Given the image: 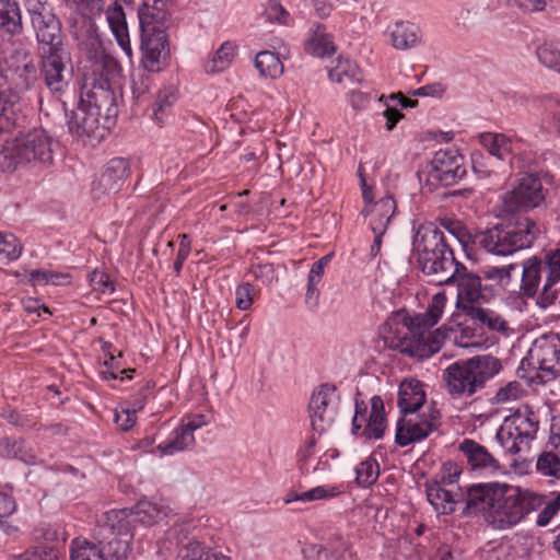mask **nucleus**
<instances>
[{
    "mask_svg": "<svg viewBox=\"0 0 560 560\" xmlns=\"http://www.w3.org/2000/svg\"><path fill=\"white\" fill-rule=\"evenodd\" d=\"M15 510L16 504L14 499L4 492H0V525H2L3 520L12 515Z\"/></svg>",
    "mask_w": 560,
    "mask_h": 560,
    "instance_id": "nucleus-60",
    "label": "nucleus"
},
{
    "mask_svg": "<svg viewBox=\"0 0 560 560\" xmlns=\"http://www.w3.org/2000/svg\"><path fill=\"white\" fill-rule=\"evenodd\" d=\"M359 74L358 66L349 59H338L337 65L328 72L329 79L336 83H342L346 80L357 79Z\"/></svg>",
    "mask_w": 560,
    "mask_h": 560,
    "instance_id": "nucleus-47",
    "label": "nucleus"
},
{
    "mask_svg": "<svg viewBox=\"0 0 560 560\" xmlns=\"http://www.w3.org/2000/svg\"><path fill=\"white\" fill-rule=\"evenodd\" d=\"M0 31L10 36L23 33L21 11L15 0H0Z\"/></svg>",
    "mask_w": 560,
    "mask_h": 560,
    "instance_id": "nucleus-30",
    "label": "nucleus"
},
{
    "mask_svg": "<svg viewBox=\"0 0 560 560\" xmlns=\"http://www.w3.org/2000/svg\"><path fill=\"white\" fill-rule=\"evenodd\" d=\"M235 49L236 46L231 42L223 43L212 59L207 62L206 71L214 73L226 69L235 56Z\"/></svg>",
    "mask_w": 560,
    "mask_h": 560,
    "instance_id": "nucleus-43",
    "label": "nucleus"
},
{
    "mask_svg": "<svg viewBox=\"0 0 560 560\" xmlns=\"http://www.w3.org/2000/svg\"><path fill=\"white\" fill-rule=\"evenodd\" d=\"M254 275L265 283H270L275 278V270L272 265L262 264L254 268Z\"/></svg>",
    "mask_w": 560,
    "mask_h": 560,
    "instance_id": "nucleus-63",
    "label": "nucleus"
},
{
    "mask_svg": "<svg viewBox=\"0 0 560 560\" xmlns=\"http://www.w3.org/2000/svg\"><path fill=\"white\" fill-rule=\"evenodd\" d=\"M141 63L150 72L162 70L164 61L170 54L166 31L141 30Z\"/></svg>",
    "mask_w": 560,
    "mask_h": 560,
    "instance_id": "nucleus-15",
    "label": "nucleus"
},
{
    "mask_svg": "<svg viewBox=\"0 0 560 560\" xmlns=\"http://www.w3.org/2000/svg\"><path fill=\"white\" fill-rule=\"evenodd\" d=\"M267 18L270 21H277L281 24H287L289 13L283 9L278 0H270L267 9Z\"/></svg>",
    "mask_w": 560,
    "mask_h": 560,
    "instance_id": "nucleus-59",
    "label": "nucleus"
},
{
    "mask_svg": "<svg viewBox=\"0 0 560 560\" xmlns=\"http://www.w3.org/2000/svg\"><path fill=\"white\" fill-rule=\"evenodd\" d=\"M351 544L340 530H336L326 546L325 560H349Z\"/></svg>",
    "mask_w": 560,
    "mask_h": 560,
    "instance_id": "nucleus-40",
    "label": "nucleus"
},
{
    "mask_svg": "<svg viewBox=\"0 0 560 560\" xmlns=\"http://www.w3.org/2000/svg\"><path fill=\"white\" fill-rule=\"evenodd\" d=\"M425 401L423 385L417 380L401 382L397 405L405 416L415 413Z\"/></svg>",
    "mask_w": 560,
    "mask_h": 560,
    "instance_id": "nucleus-27",
    "label": "nucleus"
},
{
    "mask_svg": "<svg viewBox=\"0 0 560 560\" xmlns=\"http://www.w3.org/2000/svg\"><path fill=\"white\" fill-rule=\"evenodd\" d=\"M385 421L383 400L380 396H374L371 398V413L362 435L375 440L383 438L386 428Z\"/></svg>",
    "mask_w": 560,
    "mask_h": 560,
    "instance_id": "nucleus-32",
    "label": "nucleus"
},
{
    "mask_svg": "<svg viewBox=\"0 0 560 560\" xmlns=\"http://www.w3.org/2000/svg\"><path fill=\"white\" fill-rule=\"evenodd\" d=\"M465 455L468 465L472 470L487 472H497L500 470L499 460L491 454L487 447L474 440L465 439L458 446Z\"/></svg>",
    "mask_w": 560,
    "mask_h": 560,
    "instance_id": "nucleus-24",
    "label": "nucleus"
},
{
    "mask_svg": "<svg viewBox=\"0 0 560 560\" xmlns=\"http://www.w3.org/2000/svg\"><path fill=\"white\" fill-rule=\"evenodd\" d=\"M195 443L194 434L180 427L174 432L171 441L159 444L158 450L163 455H173L177 452L191 447Z\"/></svg>",
    "mask_w": 560,
    "mask_h": 560,
    "instance_id": "nucleus-42",
    "label": "nucleus"
},
{
    "mask_svg": "<svg viewBox=\"0 0 560 560\" xmlns=\"http://www.w3.org/2000/svg\"><path fill=\"white\" fill-rule=\"evenodd\" d=\"M495 439L500 446L509 454L515 455L529 447L526 444H520L518 436L514 434L511 428H509L504 422L501 428L498 430Z\"/></svg>",
    "mask_w": 560,
    "mask_h": 560,
    "instance_id": "nucleus-45",
    "label": "nucleus"
},
{
    "mask_svg": "<svg viewBox=\"0 0 560 560\" xmlns=\"http://www.w3.org/2000/svg\"><path fill=\"white\" fill-rule=\"evenodd\" d=\"M20 112V96L11 89L0 86V136L19 126Z\"/></svg>",
    "mask_w": 560,
    "mask_h": 560,
    "instance_id": "nucleus-25",
    "label": "nucleus"
},
{
    "mask_svg": "<svg viewBox=\"0 0 560 560\" xmlns=\"http://www.w3.org/2000/svg\"><path fill=\"white\" fill-rule=\"evenodd\" d=\"M40 75L54 93L62 92L71 78L72 67L68 51L62 46L40 50Z\"/></svg>",
    "mask_w": 560,
    "mask_h": 560,
    "instance_id": "nucleus-10",
    "label": "nucleus"
},
{
    "mask_svg": "<svg viewBox=\"0 0 560 560\" xmlns=\"http://www.w3.org/2000/svg\"><path fill=\"white\" fill-rule=\"evenodd\" d=\"M526 361L535 370V374L529 377L534 384H546L552 381L557 375V365L560 361V351L555 345L549 342L535 343L529 350Z\"/></svg>",
    "mask_w": 560,
    "mask_h": 560,
    "instance_id": "nucleus-13",
    "label": "nucleus"
},
{
    "mask_svg": "<svg viewBox=\"0 0 560 560\" xmlns=\"http://www.w3.org/2000/svg\"><path fill=\"white\" fill-rule=\"evenodd\" d=\"M427 497L430 504L440 514H450L455 511L456 501L453 499L452 493L442 488L440 483L429 485Z\"/></svg>",
    "mask_w": 560,
    "mask_h": 560,
    "instance_id": "nucleus-35",
    "label": "nucleus"
},
{
    "mask_svg": "<svg viewBox=\"0 0 560 560\" xmlns=\"http://www.w3.org/2000/svg\"><path fill=\"white\" fill-rule=\"evenodd\" d=\"M255 67L261 75L277 78L283 72V65L278 55L264 50L256 55Z\"/></svg>",
    "mask_w": 560,
    "mask_h": 560,
    "instance_id": "nucleus-41",
    "label": "nucleus"
},
{
    "mask_svg": "<svg viewBox=\"0 0 560 560\" xmlns=\"http://www.w3.org/2000/svg\"><path fill=\"white\" fill-rule=\"evenodd\" d=\"M446 304V295L439 292L433 295L432 301L424 314L410 318L409 334L410 342L401 349V352L420 358H428L438 352L446 337V331L436 328L430 329L439 322Z\"/></svg>",
    "mask_w": 560,
    "mask_h": 560,
    "instance_id": "nucleus-6",
    "label": "nucleus"
},
{
    "mask_svg": "<svg viewBox=\"0 0 560 560\" xmlns=\"http://www.w3.org/2000/svg\"><path fill=\"white\" fill-rule=\"evenodd\" d=\"M338 494H339V491L336 487L318 486V487H315V488H313L308 491L302 492V493L289 492L284 497L283 500H284L285 504H291L293 502L306 503V502H312V501H317V500L331 499Z\"/></svg>",
    "mask_w": 560,
    "mask_h": 560,
    "instance_id": "nucleus-37",
    "label": "nucleus"
},
{
    "mask_svg": "<svg viewBox=\"0 0 560 560\" xmlns=\"http://www.w3.org/2000/svg\"><path fill=\"white\" fill-rule=\"evenodd\" d=\"M502 365L492 355H476L450 364L442 374L447 394L454 399L469 398L498 374Z\"/></svg>",
    "mask_w": 560,
    "mask_h": 560,
    "instance_id": "nucleus-3",
    "label": "nucleus"
},
{
    "mask_svg": "<svg viewBox=\"0 0 560 560\" xmlns=\"http://www.w3.org/2000/svg\"><path fill=\"white\" fill-rule=\"evenodd\" d=\"M208 423L206 417L201 413L186 416L180 425L185 431L194 434V431Z\"/></svg>",
    "mask_w": 560,
    "mask_h": 560,
    "instance_id": "nucleus-61",
    "label": "nucleus"
},
{
    "mask_svg": "<svg viewBox=\"0 0 560 560\" xmlns=\"http://www.w3.org/2000/svg\"><path fill=\"white\" fill-rule=\"evenodd\" d=\"M439 411L431 409L425 419H400L397 422L395 441L399 446H407L412 442L427 438L436 429Z\"/></svg>",
    "mask_w": 560,
    "mask_h": 560,
    "instance_id": "nucleus-18",
    "label": "nucleus"
},
{
    "mask_svg": "<svg viewBox=\"0 0 560 560\" xmlns=\"http://www.w3.org/2000/svg\"><path fill=\"white\" fill-rule=\"evenodd\" d=\"M305 50L316 57L330 56L335 52L331 37L326 33L323 24H317L311 28V36L305 42Z\"/></svg>",
    "mask_w": 560,
    "mask_h": 560,
    "instance_id": "nucleus-31",
    "label": "nucleus"
},
{
    "mask_svg": "<svg viewBox=\"0 0 560 560\" xmlns=\"http://www.w3.org/2000/svg\"><path fill=\"white\" fill-rule=\"evenodd\" d=\"M544 505V497L525 491L509 493L506 485L500 486V494L491 503L486 521L494 529H506L520 523L527 514Z\"/></svg>",
    "mask_w": 560,
    "mask_h": 560,
    "instance_id": "nucleus-7",
    "label": "nucleus"
},
{
    "mask_svg": "<svg viewBox=\"0 0 560 560\" xmlns=\"http://www.w3.org/2000/svg\"><path fill=\"white\" fill-rule=\"evenodd\" d=\"M537 469L546 476L560 477V458L553 453H544L537 460Z\"/></svg>",
    "mask_w": 560,
    "mask_h": 560,
    "instance_id": "nucleus-50",
    "label": "nucleus"
},
{
    "mask_svg": "<svg viewBox=\"0 0 560 560\" xmlns=\"http://www.w3.org/2000/svg\"><path fill=\"white\" fill-rule=\"evenodd\" d=\"M504 423L518 436V443L526 444L528 447L539 428L538 416L528 406L518 408L504 420Z\"/></svg>",
    "mask_w": 560,
    "mask_h": 560,
    "instance_id": "nucleus-23",
    "label": "nucleus"
},
{
    "mask_svg": "<svg viewBox=\"0 0 560 560\" xmlns=\"http://www.w3.org/2000/svg\"><path fill=\"white\" fill-rule=\"evenodd\" d=\"M500 483H477L472 485L467 489L465 498V508L463 514L470 516L477 513L486 514L491 509V503L495 501L498 494H500Z\"/></svg>",
    "mask_w": 560,
    "mask_h": 560,
    "instance_id": "nucleus-20",
    "label": "nucleus"
},
{
    "mask_svg": "<svg viewBox=\"0 0 560 560\" xmlns=\"http://www.w3.org/2000/svg\"><path fill=\"white\" fill-rule=\"evenodd\" d=\"M465 312L472 320L487 326L491 330L505 331L508 329L506 322L492 311L470 305L465 306Z\"/></svg>",
    "mask_w": 560,
    "mask_h": 560,
    "instance_id": "nucleus-36",
    "label": "nucleus"
},
{
    "mask_svg": "<svg viewBox=\"0 0 560 560\" xmlns=\"http://www.w3.org/2000/svg\"><path fill=\"white\" fill-rule=\"evenodd\" d=\"M319 283L320 282H318V281L307 279L305 303L311 308H314L318 305V300H319V294H320L319 289H318Z\"/></svg>",
    "mask_w": 560,
    "mask_h": 560,
    "instance_id": "nucleus-62",
    "label": "nucleus"
},
{
    "mask_svg": "<svg viewBox=\"0 0 560 560\" xmlns=\"http://www.w3.org/2000/svg\"><path fill=\"white\" fill-rule=\"evenodd\" d=\"M453 283L458 287L456 306L464 312L465 306L488 302L493 296V284H483L481 278L467 271L465 266L458 270Z\"/></svg>",
    "mask_w": 560,
    "mask_h": 560,
    "instance_id": "nucleus-14",
    "label": "nucleus"
},
{
    "mask_svg": "<svg viewBox=\"0 0 560 560\" xmlns=\"http://www.w3.org/2000/svg\"><path fill=\"white\" fill-rule=\"evenodd\" d=\"M524 393L521 383L513 381L508 383L505 386L499 388L492 401L495 404H505L508 401L518 399Z\"/></svg>",
    "mask_w": 560,
    "mask_h": 560,
    "instance_id": "nucleus-49",
    "label": "nucleus"
},
{
    "mask_svg": "<svg viewBox=\"0 0 560 560\" xmlns=\"http://www.w3.org/2000/svg\"><path fill=\"white\" fill-rule=\"evenodd\" d=\"M25 14L39 43V50L62 46V26L47 0H22Z\"/></svg>",
    "mask_w": 560,
    "mask_h": 560,
    "instance_id": "nucleus-9",
    "label": "nucleus"
},
{
    "mask_svg": "<svg viewBox=\"0 0 560 560\" xmlns=\"http://www.w3.org/2000/svg\"><path fill=\"white\" fill-rule=\"evenodd\" d=\"M463 161V155L456 151H438L427 171L425 185L429 186L430 190L440 186L454 185L466 175Z\"/></svg>",
    "mask_w": 560,
    "mask_h": 560,
    "instance_id": "nucleus-11",
    "label": "nucleus"
},
{
    "mask_svg": "<svg viewBox=\"0 0 560 560\" xmlns=\"http://www.w3.org/2000/svg\"><path fill=\"white\" fill-rule=\"evenodd\" d=\"M173 95L171 93L159 94L153 105V115L156 121L162 122L166 117L173 104Z\"/></svg>",
    "mask_w": 560,
    "mask_h": 560,
    "instance_id": "nucleus-57",
    "label": "nucleus"
},
{
    "mask_svg": "<svg viewBox=\"0 0 560 560\" xmlns=\"http://www.w3.org/2000/svg\"><path fill=\"white\" fill-rule=\"evenodd\" d=\"M179 560H230V558L220 551L209 549L197 541H191L180 550Z\"/></svg>",
    "mask_w": 560,
    "mask_h": 560,
    "instance_id": "nucleus-38",
    "label": "nucleus"
},
{
    "mask_svg": "<svg viewBox=\"0 0 560 560\" xmlns=\"http://www.w3.org/2000/svg\"><path fill=\"white\" fill-rule=\"evenodd\" d=\"M136 420V409L126 408L120 411L116 410L115 412V422L124 431L131 429L135 425Z\"/></svg>",
    "mask_w": 560,
    "mask_h": 560,
    "instance_id": "nucleus-58",
    "label": "nucleus"
},
{
    "mask_svg": "<svg viewBox=\"0 0 560 560\" xmlns=\"http://www.w3.org/2000/svg\"><path fill=\"white\" fill-rule=\"evenodd\" d=\"M106 20L109 28L122 51L128 58L132 56V47L126 20V14L122 7L118 2H114L107 7Z\"/></svg>",
    "mask_w": 560,
    "mask_h": 560,
    "instance_id": "nucleus-26",
    "label": "nucleus"
},
{
    "mask_svg": "<svg viewBox=\"0 0 560 560\" xmlns=\"http://www.w3.org/2000/svg\"><path fill=\"white\" fill-rule=\"evenodd\" d=\"M69 553L70 560H106L97 541L93 542L83 537L71 540Z\"/></svg>",
    "mask_w": 560,
    "mask_h": 560,
    "instance_id": "nucleus-33",
    "label": "nucleus"
},
{
    "mask_svg": "<svg viewBox=\"0 0 560 560\" xmlns=\"http://www.w3.org/2000/svg\"><path fill=\"white\" fill-rule=\"evenodd\" d=\"M52 161V139L40 128L5 140L0 151V167L9 173L31 162L50 165Z\"/></svg>",
    "mask_w": 560,
    "mask_h": 560,
    "instance_id": "nucleus-5",
    "label": "nucleus"
},
{
    "mask_svg": "<svg viewBox=\"0 0 560 560\" xmlns=\"http://www.w3.org/2000/svg\"><path fill=\"white\" fill-rule=\"evenodd\" d=\"M149 72L150 71L143 67L142 69L133 71L131 74V91L137 100L144 96L150 91L151 77Z\"/></svg>",
    "mask_w": 560,
    "mask_h": 560,
    "instance_id": "nucleus-48",
    "label": "nucleus"
},
{
    "mask_svg": "<svg viewBox=\"0 0 560 560\" xmlns=\"http://www.w3.org/2000/svg\"><path fill=\"white\" fill-rule=\"evenodd\" d=\"M418 264L429 281L438 285L451 284L464 265L458 262L446 236L433 224L420 225L413 237Z\"/></svg>",
    "mask_w": 560,
    "mask_h": 560,
    "instance_id": "nucleus-1",
    "label": "nucleus"
},
{
    "mask_svg": "<svg viewBox=\"0 0 560 560\" xmlns=\"http://www.w3.org/2000/svg\"><path fill=\"white\" fill-rule=\"evenodd\" d=\"M90 283L93 290L101 293H112L114 291V282L109 276L103 271L94 270L90 275Z\"/></svg>",
    "mask_w": 560,
    "mask_h": 560,
    "instance_id": "nucleus-55",
    "label": "nucleus"
},
{
    "mask_svg": "<svg viewBox=\"0 0 560 560\" xmlns=\"http://www.w3.org/2000/svg\"><path fill=\"white\" fill-rule=\"evenodd\" d=\"M514 269V265L505 267H491L483 271V279L488 282L485 284H501L503 281L509 282L511 280V271Z\"/></svg>",
    "mask_w": 560,
    "mask_h": 560,
    "instance_id": "nucleus-51",
    "label": "nucleus"
},
{
    "mask_svg": "<svg viewBox=\"0 0 560 560\" xmlns=\"http://www.w3.org/2000/svg\"><path fill=\"white\" fill-rule=\"evenodd\" d=\"M355 471L358 483L363 487H369L377 481L380 476V466L374 458L369 457L359 464Z\"/></svg>",
    "mask_w": 560,
    "mask_h": 560,
    "instance_id": "nucleus-46",
    "label": "nucleus"
},
{
    "mask_svg": "<svg viewBox=\"0 0 560 560\" xmlns=\"http://www.w3.org/2000/svg\"><path fill=\"white\" fill-rule=\"evenodd\" d=\"M336 386L330 384L320 385L311 397L308 405L311 424L313 430L322 433L325 431V423L332 420L328 412V406L332 402Z\"/></svg>",
    "mask_w": 560,
    "mask_h": 560,
    "instance_id": "nucleus-21",
    "label": "nucleus"
},
{
    "mask_svg": "<svg viewBox=\"0 0 560 560\" xmlns=\"http://www.w3.org/2000/svg\"><path fill=\"white\" fill-rule=\"evenodd\" d=\"M545 200L544 187L540 179L526 174L517 179L516 185L502 197L505 212L527 211L541 205Z\"/></svg>",
    "mask_w": 560,
    "mask_h": 560,
    "instance_id": "nucleus-12",
    "label": "nucleus"
},
{
    "mask_svg": "<svg viewBox=\"0 0 560 560\" xmlns=\"http://www.w3.org/2000/svg\"><path fill=\"white\" fill-rule=\"evenodd\" d=\"M0 456L5 458H21L26 460L23 455V442L10 438L0 440Z\"/></svg>",
    "mask_w": 560,
    "mask_h": 560,
    "instance_id": "nucleus-52",
    "label": "nucleus"
},
{
    "mask_svg": "<svg viewBox=\"0 0 560 560\" xmlns=\"http://www.w3.org/2000/svg\"><path fill=\"white\" fill-rule=\"evenodd\" d=\"M396 202L392 197H384L373 205H366L362 213L369 220L372 232L374 233V244L372 250L380 249L381 238L385 234L387 226L395 213Z\"/></svg>",
    "mask_w": 560,
    "mask_h": 560,
    "instance_id": "nucleus-19",
    "label": "nucleus"
},
{
    "mask_svg": "<svg viewBox=\"0 0 560 560\" xmlns=\"http://www.w3.org/2000/svg\"><path fill=\"white\" fill-rule=\"evenodd\" d=\"M544 504L545 506L536 520L538 526H547L552 517L560 511V492L553 500L547 503L544 501Z\"/></svg>",
    "mask_w": 560,
    "mask_h": 560,
    "instance_id": "nucleus-54",
    "label": "nucleus"
},
{
    "mask_svg": "<svg viewBox=\"0 0 560 560\" xmlns=\"http://www.w3.org/2000/svg\"><path fill=\"white\" fill-rule=\"evenodd\" d=\"M126 510L105 512L94 529V539L106 560H126L130 553L132 533Z\"/></svg>",
    "mask_w": 560,
    "mask_h": 560,
    "instance_id": "nucleus-8",
    "label": "nucleus"
},
{
    "mask_svg": "<svg viewBox=\"0 0 560 560\" xmlns=\"http://www.w3.org/2000/svg\"><path fill=\"white\" fill-rule=\"evenodd\" d=\"M21 246L18 238L11 233H0V254L9 259L20 256Z\"/></svg>",
    "mask_w": 560,
    "mask_h": 560,
    "instance_id": "nucleus-53",
    "label": "nucleus"
},
{
    "mask_svg": "<svg viewBox=\"0 0 560 560\" xmlns=\"http://www.w3.org/2000/svg\"><path fill=\"white\" fill-rule=\"evenodd\" d=\"M104 117L100 113L79 103L78 107L68 116L67 125L69 132L79 138L101 139L105 130Z\"/></svg>",
    "mask_w": 560,
    "mask_h": 560,
    "instance_id": "nucleus-16",
    "label": "nucleus"
},
{
    "mask_svg": "<svg viewBox=\"0 0 560 560\" xmlns=\"http://www.w3.org/2000/svg\"><path fill=\"white\" fill-rule=\"evenodd\" d=\"M26 560H59L57 552L52 549H36L25 555Z\"/></svg>",
    "mask_w": 560,
    "mask_h": 560,
    "instance_id": "nucleus-64",
    "label": "nucleus"
},
{
    "mask_svg": "<svg viewBox=\"0 0 560 560\" xmlns=\"http://www.w3.org/2000/svg\"><path fill=\"white\" fill-rule=\"evenodd\" d=\"M254 288L249 283H243L236 288L235 302L236 306L242 310H248L253 304Z\"/></svg>",
    "mask_w": 560,
    "mask_h": 560,
    "instance_id": "nucleus-56",
    "label": "nucleus"
},
{
    "mask_svg": "<svg viewBox=\"0 0 560 560\" xmlns=\"http://www.w3.org/2000/svg\"><path fill=\"white\" fill-rule=\"evenodd\" d=\"M84 89L80 103L100 113L105 120L116 115V97L106 80L93 82L90 88L84 85Z\"/></svg>",
    "mask_w": 560,
    "mask_h": 560,
    "instance_id": "nucleus-17",
    "label": "nucleus"
},
{
    "mask_svg": "<svg viewBox=\"0 0 560 560\" xmlns=\"http://www.w3.org/2000/svg\"><path fill=\"white\" fill-rule=\"evenodd\" d=\"M480 144L493 156L504 160L512 151V141L503 133L485 132L479 136Z\"/></svg>",
    "mask_w": 560,
    "mask_h": 560,
    "instance_id": "nucleus-34",
    "label": "nucleus"
},
{
    "mask_svg": "<svg viewBox=\"0 0 560 560\" xmlns=\"http://www.w3.org/2000/svg\"><path fill=\"white\" fill-rule=\"evenodd\" d=\"M521 291L536 299L541 308L552 305L560 293V247L544 257L532 256L522 264Z\"/></svg>",
    "mask_w": 560,
    "mask_h": 560,
    "instance_id": "nucleus-2",
    "label": "nucleus"
},
{
    "mask_svg": "<svg viewBox=\"0 0 560 560\" xmlns=\"http://www.w3.org/2000/svg\"><path fill=\"white\" fill-rule=\"evenodd\" d=\"M170 509L166 505L154 502H141L137 506L136 520L145 525H152L162 521L168 515Z\"/></svg>",
    "mask_w": 560,
    "mask_h": 560,
    "instance_id": "nucleus-39",
    "label": "nucleus"
},
{
    "mask_svg": "<svg viewBox=\"0 0 560 560\" xmlns=\"http://www.w3.org/2000/svg\"><path fill=\"white\" fill-rule=\"evenodd\" d=\"M129 175V162L124 158L112 159L101 174V186L109 191H119Z\"/></svg>",
    "mask_w": 560,
    "mask_h": 560,
    "instance_id": "nucleus-29",
    "label": "nucleus"
},
{
    "mask_svg": "<svg viewBox=\"0 0 560 560\" xmlns=\"http://www.w3.org/2000/svg\"><path fill=\"white\" fill-rule=\"evenodd\" d=\"M536 55L541 65L560 73L559 44L546 42L537 48Z\"/></svg>",
    "mask_w": 560,
    "mask_h": 560,
    "instance_id": "nucleus-44",
    "label": "nucleus"
},
{
    "mask_svg": "<svg viewBox=\"0 0 560 560\" xmlns=\"http://www.w3.org/2000/svg\"><path fill=\"white\" fill-rule=\"evenodd\" d=\"M170 0H144L138 9L141 30L166 31L171 25Z\"/></svg>",
    "mask_w": 560,
    "mask_h": 560,
    "instance_id": "nucleus-22",
    "label": "nucleus"
},
{
    "mask_svg": "<svg viewBox=\"0 0 560 560\" xmlns=\"http://www.w3.org/2000/svg\"><path fill=\"white\" fill-rule=\"evenodd\" d=\"M538 233L539 229L529 218H510L481 232L478 243L491 254L508 256L530 247Z\"/></svg>",
    "mask_w": 560,
    "mask_h": 560,
    "instance_id": "nucleus-4",
    "label": "nucleus"
},
{
    "mask_svg": "<svg viewBox=\"0 0 560 560\" xmlns=\"http://www.w3.org/2000/svg\"><path fill=\"white\" fill-rule=\"evenodd\" d=\"M421 37L420 27L406 21L396 22L390 32L392 45L399 50H407L417 46Z\"/></svg>",
    "mask_w": 560,
    "mask_h": 560,
    "instance_id": "nucleus-28",
    "label": "nucleus"
}]
</instances>
